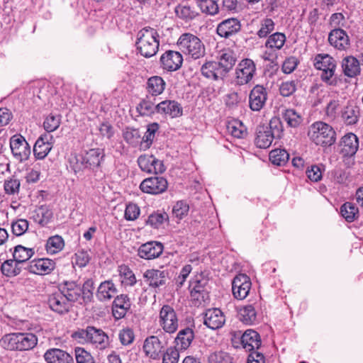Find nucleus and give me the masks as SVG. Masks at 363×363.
<instances>
[{"label":"nucleus","mask_w":363,"mask_h":363,"mask_svg":"<svg viewBox=\"0 0 363 363\" xmlns=\"http://www.w3.org/2000/svg\"><path fill=\"white\" fill-rule=\"evenodd\" d=\"M135 45L137 50L143 57L149 58L155 55L160 45L157 31L149 26L142 28L137 33Z\"/></svg>","instance_id":"nucleus-1"},{"label":"nucleus","mask_w":363,"mask_h":363,"mask_svg":"<svg viewBox=\"0 0 363 363\" xmlns=\"http://www.w3.org/2000/svg\"><path fill=\"white\" fill-rule=\"evenodd\" d=\"M38 344V337L33 333H9L0 340V345L7 350L26 351L34 348Z\"/></svg>","instance_id":"nucleus-2"},{"label":"nucleus","mask_w":363,"mask_h":363,"mask_svg":"<svg viewBox=\"0 0 363 363\" xmlns=\"http://www.w3.org/2000/svg\"><path fill=\"white\" fill-rule=\"evenodd\" d=\"M72 337L79 343L91 344L100 350L105 349L108 345V335L101 329L93 326L79 329L73 333Z\"/></svg>","instance_id":"nucleus-3"},{"label":"nucleus","mask_w":363,"mask_h":363,"mask_svg":"<svg viewBox=\"0 0 363 363\" xmlns=\"http://www.w3.org/2000/svg\"><path fill=\"white\" fill-rule=\"evenodd\" d=\"M316 69L321 71L320 77L326 84L336 86L337 84L335 72L337 68L336 60L328 54H318L313 60Z\"/></svg>","instance_id":"nucleus-4"},{"label":"nucleus","mask_w":363,"mask_h":363,"mask_svg":"<svg viewBox=\"0 0 363 363\" xmlns=\"http://www.w3.org/2000/svg\"><path fill=\"white\" fill-rule=\"evenodd\" d=\"M310 139L317 145L331 146L336 140V133L328 124L322 121L313 123L308 133Z\"/></svg>","instance_id":"nucleus-5"},{"label":"nucleus","mask_w":363,"mask_h":363,"mask_svg":"<svg viewBox=\"0 0 363 363\" xmlns=\"http://www.w3.org/2000/svg\"><path fill=\"white\" fill-rule=\"evenodd\" d=\"M177 45L182 52L194 60L200 59L206 54L204 44L197 36L191 33L182 34L177 41Z\"/></svg>","instance_id":"nucleus-6"},{"label":"nucleus","mask_w":363,"mask_h":363,"mask_svg":"<svg viewBox=\"0 0 363 363\" xmlns=\"http://www.w3.org/2000/svg\"><path fill=\"white\" fill-rule=\"evenodd\" d=\"M158 323L167 333L173 334L177 330L179 319L173 307L168 304L162 306L159 312Z\"/></svg>","instance_id":"nucleus-7"},{"label":"nucleus","mask_w":363,"mask_h":363,"mask_svg":"<svg viewBox=\"0 0 363 363\" xmlns=\"http://www.w3.org/2000/svg\"><path fill=\"white\" fill-rule=\"evenodd\" d=\"M9 145L11 153L17 161L23 162L28 160L30 147L23 136L20 134L13 135Z\"/></svg>","instance_id":"nucleus-8"},{"label":"nucleus","mask_w":363,"mask_h":363,"mask_svg":"<svg viewBox=\"0 0 363 363\" xmlns=\"http://www.w3.org/2000/svg\"><path fill=\"white\" fill-rule=\"evenodd\" d=\"M256 72L255 62L250 59H244L238 65L235 69V82L238 85L248 84Z\"/></svg>","instance_id":"nucleus-9"},{"label":"nucleus","mask_w":363,"mask_h":363,"mask_svg":"<svg viewBox=\"0 0 363 363\" xmlns=\"http://www.w3.org/2000/svg\"><path fill=\"white\" fill-rule=\"evenodd\" d=\"M48 304L53 312L60 315H65L69 313L72 308L71 303L58 290L48 296Z\"/></svg>","instance_id":"nucleus-10"},{"label":"nucleus","mask_w":363,"mask_h":363,"mask_svg":"<svg viewBox=\"0 0 363 363\" xmlns=\"http://www.w3.org/2000/svg\"><path fill=\"white\" fill-rule=\"evenodd\" d=\"M167 186V181L164 177H152L144 179L140 185V189L147 194H158L165 191Z\"/></svg>","instance_id":"nucleus-11"},{"label":"nucleus","mask_w":363,"mask_h":363,"mask_svg":"<svg viewBox=\"0 0 363 363\" xmlns=\"http://www.w3.org/2000/svg\"><path fill=\"white\" fill-rule=\"evenodd\" d=\"M251 281L245 274H239L233 280L232 291L234 297L242 300L247 297L251 289Z\"/></svg>","instance_id":"nucleus-12"},{"label":"nucleus","mask_w":363,"mask_h":363,"mask_svg":"<svg viewBox=\"0 0 363 363\" xmlns=\"http://www.w3.org/2000/svg\"><path fill=\"white\" fill-rule=\"evenodd\" d=\"M241 30V23L237 18H229L221 21L216 28L217 34L221 38H229Z\"/></svg>","instance_id":"nucleus-13"},{"label":"nucleus","mask_w":363,"mask_h":363,"mask_svg":"<svg viewBox=\"0 0 363 363\" xmlns=\"http://www.w3.org/2000/svg\"><path fill=\"white\" fill-rule=\"evenodd\" d=\"M183 62V57L180 52L167 50L160 57L162 67L169 72L179 69Z\"/></svg>","instance_id":"nucleus-14"},{"label":"nucleus","mask_w":363,"mask_h":363,"mask_svg":"<svg viewBox=\"0 0 363 363\" xmlns=\"http://www.w3.org/2000/svg\"><path fill=\"white\" fill-rule=\"evenodd\" d=\"M55 268V262L50 259H34L29 262L26 269L30 273L45 275L51 273Z\"/></svg>","instance_id":"nucleus-15"},{"label":"nucleus","mask_w":363,"mask_h":363,"mask_svg":"<svg viewBox=\"0 0 363 363\" xmlns=\"http://www.w3.org/2000/svg\"><path fill=\"white\" fill-rule=\"evenodd\" d=\"M267 99V92L266 89L263 86L256 85L250 93V108L253 111H260L264 107Z\"/></svg>","instance_id":"nucleus-16"},{"label":"nucleus","mask_w":363,"mask_h":363,"mask_svg":"<svg viewBox=\"0 0 363 363\" xmlns=\"http://www.w3.org/2000/svg\"><path fill=\"white\" fill-rule=\"evenodd\" d=\"M164 345L157 336L147 337L143 344V350L146 356L152 359H159L164 351Z\"/></svg>","instance_id":"nucleus-17"},{"label":"nucleus","mask_w":363,"mask_h":363,"mask_svg":"<svg viewBox=\"0 0 363 363\" xmlns=\"http://www.w3.org/2000/svg\"><path fill=\"white\" fill-rule=\"evenodd\" d=\"M164 246L160 242L151 241L141 245L138 250V255L145 259L158 257L163 252Z\"/></svg>","instance_id":"nucleus-18"},{"label":"nucleus","mask_w":363,"mask_h":363,"mask_svg":"<svg viewBox=\"0 0 363 363\" xmlns=\"http://www.w3.org/2000/svg\"><path fill=\"white\" fill-rule=\"evenodd\" d=\"M340 152L344 157H353L359 148V140L357 136L350 133L345 135L340 141Z\"/></svg>","instance_id":"nucleus-19"},{"label":"nucleus","mask_w":363,"mask_h":363,"mask_svg":"<svg viewBox=\"0 0 363 363\" xmlns=\"http://www.w3.org/2000/svg\"><path fill=\"white\" fill-rule=\"evenodd\" d=\"M225 322V316L218 308H209L204 313L203 323L212 330L222 328Z\"/></svg>","instance_id":"nucleus-20"},{"label":"nucleus","mask_w":363,"mask_h":363,"mask_svg":"<svg viewBox=\"0 0 363 363\" xmlns=\"http://www.w3.org/2000/svg\"><path fill=\"white\" fill-rule=\"evenodd\" d=\"M57 290L64 295L72 306L82 295L81 286L75 281H64L59 284Z\"/></svg>","instance_id":"nucleus-21"},{"label":"nucleus","mask_w":363,"mask_h":363,"mask_svg":"<svg viewBox=\"0 0 363 363\" xmlns=\"http://www.w3.org/2000/svg\"><path fill=\"white\" fill-rule=\"evenodd\" d=\"M330 44L339 50H345L350 47V39L346 32L340 28L333 29L328 35Z\"/></svg>","instance_id":"nucleus-22"},{"label":"nucleus","mask_w":363,"mask_h":363,"mask_svg":"<svg viewBox=\"0 0 363 363\" xmlns=\"http://www.w3.org/2000/svg\"><path fill=\"white\" fill-rule=\"evenodd\" d=\"M201 74L207 79H223L227 74L217 61H209L201 66Z\"/></svg>","instance_id":"nucleus-23"},{"label":"nucleus","mask_w":363,"mask_h":363,"mask_svg":"<svg viewBox=\"0 0 363 363\" xmlns=\"http://www.w3.org/2000/svg\"><path fill=\"white\" fill-rule=\"evenodd\" d=\"M143 277L145 282L152 288H157L165 284L168 277V272L166 270L148 269Z\"/></svg>","instance_id":"nucleus-24"},{"label":"nucleus","mask_w":363,"mask_h":363,"mask_svg":"<svg viewBox=\"0 0 363 363\" xmlns=\"http://www.w3.org/2000/svg\"><path fill=\"white\" fill-rule=\"evenodd\" d=\"M43 357L47 363H74L73 357L69 353L58 348L48 350Z\"/></svg>","instance_id":"nucleus-25"},{"label":"nucleus","mask_w":363,"mask_h":363,"mask_svg":"<svg viewBox=\"0 0 363 363\" xmlns=\"http://www.w3.org/2000/svg\"><path fill=\"white\" fill-rule=\"evenodd\" d=\"M242 347L248 352H253L261 346V338L258 333L247 330L240 337Z\"/></svg>","instance_id":"nucleus-26"},{"label":"nucleus","mask_w":363,"mask_h":363,"mask_svg":"<svg viewBox=\"0 0 363 363\" xmlns=\"http://www.w3.org/2000/svg\"><path fill=\"white\" fill-rule=\"evenodd\" d=\"M130 308V301L127 295L117 296L112 305V314L118 320L123 318Z\"/></svg>","instance_id":"nucleus-27"},{"label":"nucleus","mask_w":363,"mask_h":363,"mask_svg":"<svg viewBox=\"0 0 363 363\" xmlns=\"http://www.w3.org/2000/svg\"><path fill=\"white\" fill-rule=\"evenodd\" d=\"M157 113L177 118L182 115V108L175 101L165 100L157 105Z\"/></svg>","instance_id":"nucleus-28"},{"label":"nucleus","mask_w":363,"mask_h":363,"mask_svg":"<svg viewBox=\"0 0 363 363\" xmlns=\"http://www.w3.org/2000/svg\"><path fill=\"white\" fill-rule=\"evenodd\" d=\"M268 126L259 125L257 128L256 138L255 140V145L259 148L266 149L269 147L274 138L273 133H271Z\"/></svg>","instance_id":"nucleus-29"},{"label":"nucleus","mask_w":363,"mask_h":363,"mask_svg":"<svg viewBox=\"0 0 363 363\" xmlns=\"http://www.w3.org/2000/svg\"><path fill=\"white\" fill-rule=\"evenodd\" d=\"M342 68L344 74L348 77H355L361 72L359 60L353 56H347L342 61Z\"/></svg>","instance_id":"nucleus-30"},{"label":"nucleus","mask_w":363,"mask_h":363,"mask_svg":"<svg viewBox=\"0 0 363 363\" xmlns=\"http://www.w3.org/2000/svg\"><path fill=\"white\" fill-rule=\"evenodd\" d=\"M84 155L85 163L88 169H94L100 166L105 156L104 150L101 148H93L85 152Z\"/></svg>","instance_id":"nucleus-31"},{"label":"nucleus","mask_w":363,"mask_h":363,"mask_svg":"<svg viewBox=\"0 0 363 363\" xmlns=\"http://www.w3.org/2000/svg\"><path fill=\"white\" fill-rule=\"evenodd\" d=\"M117 293V289L112 281L101 282L98 287L96 297L101 301L111 300Z\"/></svg>","instance_id":"nucleus-32"},{"label":"nucleus","mask_w":363,"mask_h":363,"mask_svg":"<svg viewBox=\"0 0 363 363\" xmlns=\"http://www.w3.org/2000/svg\"><path fill=\"white\" fill-rule=\"evenodd\" d=\"M194 339V332L191 328H186L179 331L174 342L181 350H186Z\"/></svg>","instance_id":"nucleus-33"},{"label":"nucleus","mask_w":363,"mask_h":363,"mask_svg":"<svg viewBox=\"0 0 363 363\" xmlns=\"http://www.w3.org/2000/svg\"><path fill=\"white\" fill-rule=\"evenodd\" d=\"M52 147L51 143L47 140V135L39 138L33 147V153L38 160L44 159L50 152Z\"/></svg>","instance_id":"nucleus-34"},{"label":"nucleus","mask_w":363,"mask_h":363,"mask_svg":"<svg viewBox=\"0 0 363 363\" xmlns=\"http://www.w3.org/2000/svg\"><path fill=\"white\" fill-rule=\"evenodd\" d=\"M359 116V108L354 105H347L341 112L342 120L348 125L356 124Z\"/></svg>","instance_id":"nucleus-35"},{"label":"nucleus","mask_w":363,"mask_h":363,"mask_svg":"<svg viewBox=\"0 0 363 363\" xmlns=\"http://www.w3.org/2000/svg\"><path fill=\"white\" fill-rule=\"evenodd\" d=\"M52 217V211L45 206L37 208L32 212L31 218L41 226L46 225Z\"/></svg>","instance_id":"nucleus-36"},{"label":"nucleus","mask_w":363,"mask_h":363,"mask_svg":"<svg viewBox=\"0 0 363 363\" xmlns=\"http://www.w3.org/2000/svg\"><path fill=\"white\" fill-rule=\"evenodd\" d=\"M166 83L160 76L150 77L147 82V91L152 96L160 95L164 90Z\"/></svg>","instance_id":"nucleus-37"},{"label":"nucleus","mask_w":363,"mask_h":363,"mask_svg":"<svg viewBox=\"0 0 363 363\" xmlns=\"http://www.w3.org/2000/svg\"><path fill=\"white\" fill-rule=\"evenodd\" d=\"M240 320L246 325L254 324L257 321V311L252 305H247L240 309Z\"/></svg>","instance_id":"nucleus-38"},{"label":"nucleus","mask_w":363,"mask_h":363,"mask_svg":"<svg viewBox=\"0 0 363 363\" xmlns=\"http://www.w3.org/2000/svg\"><path fill=\"white\" fill-rule=\"evenodd\" d=\"M282 118L291 128L298 127L303 121L301 114L293 108L285 109L282 112Z\"/></svg>","instance_id":"nucleus-39"},{"label":"nucleus","mask_w":363,"mask_h":363,"mask_svg":"<svg viewBox=\"0 0 363 363\" xmlns=\"http://www.w3.org/2000/svg\"><path fill=\"white\" fill-rule=\"evenodd\" d=\"M168 220L169 216L166 212L157 211L148 216L146 223L154 228H160L165 222H168Z\"/></svg>","instance_id":"nucleus-40"},{"label":"nucleus","mask_w":363,"mask_h":363,"mask_svg":"<svg viewBox=\"0 0 363 363\" xmlns=\"http://www.w3.org/2000/svg\"><path fill=\"white\" fill-rule=\"evenodd\" d=\"M34 255V250L18 245L15 247L13 253V259L20 263L26 262Z\"/></svg>","instance_id":"nucleus-41"},{"label":"nucleus","mask_w":363,"mask_h":363,"mask_svg":"<svg viewBox=\"0 0 363 363\" xmlns=\"http://www.w3.org/2000/svg\"><path fill=\"white\" fill-rule=\"evenodd\" d=\"M217 62H219L220 67L227 74L234 66L235 58L232 51L229 50H223Z\"/></svg>","instance_id":"nucleus-42"},{"label":"nucleus","mask_w":363,"mask_h":363,"mask_svg":"<svg viewBox=\"0 0 363 363\" xmlns=\"http://www.w3.org/2000/svg\"><path fill=\"white\" fill-rule=\"evenodd\" d=\"M18 264L14 259L6 260L1 264V271L6 277H16L21 272V268L18 267Z\"/></svg>","instance_id":"nucleus-43"},{"label":"nucleus","mask_w":363,"mask_h":363,"mask_svg":"<svg viewBox=\"0 0 363 363\" xmlns=\"http://www.w3.org/2000/svg\"><path fill=\"white\" fill-rule=\"evenodd\" d=\"M65 246L63 238L60 235H54L48 238L46 242V250L50 254H56L60 252Z\"/></svg>","instance_id":"nucleus-44"},{"label":"nucleus","mask_w":363,"mask_h":363,"mask_svg":"<svg viewBox=\"0 0 363 363\" xmlns=\"http://www.w3.org/2000/svg\"><path fill=\"white\" fill-rule=\"evenodd\" d=\"M84 162L85 159L83 154H71L69 158V167L75 174L87 169V164Z\"/></svg>","instance_id":"nucleus-45"},{"label":"nucleus","mask_w":363,"mask_h":363,"mask_svg":"<svg viewBox=\"0 0 363 363\" xmlns=\"http://www.w3.org/2000/svg\"><path fill=\"white\" fill-rule=\"evenodd\" d=\"M289 159V154L284 149H275L270 152L269 160L272 164L282 166Z\"/></svg>","instance_id":"nucleus-46"},{"label":"nucleus","mask_w":363,"mask_h":363,"mask_svg":"<svg viewBox=\"0 0 363 363\" xmlns=\"http://www.w3.org/2000/svg\"><path fill=\"white\" fill-rule=\"evenodd\" d=\"M118 272L122 279V284L128 286H133L136 283V278L134 273L127 265H120Z\"/></svg>","instance_id":"nucleus-47"},{"label":"nucleus","mask_w":363,"mask_h":363,"mask_svg":"<svg viewBox=\"0 0 363 363\" xmlns=\"http://www.w3.org/2000/svg\"><path fill=\"white\" fill-rule=\"evenodd\" d=\"M358 208L351 202L345 203L340 208V213L347 222H352L358 215Z\"/></svg>","instance_id":"nucleus-48"},{"label":"nucleus","mask_w":363,"mask_h":363,"mask_svg":"<svg viewBox=\"0 0 363 363\" xmlns=\"http://www.w3.org/2000/svg\"><path fill=\"white\" fill-rule=\"evenodd\" d=\"M286 36L284 33H275L269 37L265 45L267 48L279 50L284 46Z\"/></svg>","instance_id":"nucleus-49"},{"label":"nucleus","mask_w":363,"mask_h":363,"mask_svg":"<svg viewBox=\"0 0 363 363\" xmlns=\"http://www.w3.org/2000/svg\"><path fill=\"white\" fill-rule=\"evenodd\" d=\"M136 109L141 116H150L155 112L157 113V105L147 99H143L137 106Z\"/></svg>","instance_id":"nucleus-50"},{"label":"nucleus","mask_w":363,"mask_h":363,"mask_svg":"<svg viewBox=\"0 0 363 363\" xmlns=\"http://www.w3.org/2000/svg\"><path fill=\"white\" fill-rule=\"evenodd\" d=\"M230 134L237 138H243L247 135V129L240 121H235L228 125Z\"/></svg>","instance_id":"nucleus-51"},{"label":"nucleus","mask_w":363,"mask_h":363,"mask_svg":"<svg viewBox=\"0 0 363 363\" xmlns=\"http://www.w3.org/2000/svg\"><path fill=\"white\" fill-rule=\"evenodd\" d=\"M155 157L152 155H143L138 158V164L142 171L152 173V162Z\"/></svg>","instance_id":"nucleus-52"},{"label":"nucleus","mask_w":363,"mask_h":363,"mask_svg":"<svg viewBox=\"0 0 363 363\" xmlns=\"http://www.w3.org/2000/svg\"><path fill=\"white\" fill-rule=\"evenodd\" d=\"M189 211V204L184 201H179L173 206L172 214L179 220H182L187 216Z\"/></svg>","instance_id":"nucleus-53"},{"label":"nucleus","mask_w":363,"mask_h":363,"mask_svg":"<svg viewBox=\"0 0 363 363\" xmlns=\"http://www.w3.org/2000/svg\"><path fill=\"white\" fill-rule=\"evenodd\" d=\"M61 118L60 115L50 114L44 121L43 126L47 132H53L58 128L60 125Z\"/></svg>","instance_id":"nucleus-54"},{"label":"nucleus","mask_w":363,"mask_h":363,"mask_svg":"<svg viewBox=\"0 0 363 363\" xmlns=\"http://www.w3.org/2000/svg\"><path fill=\"white\" fill-rule=\"evenodd\" d=\"M209 363H233V358L225 352L218 351L211 353L208 357Z\"/></svg>","instance_id":"nucleus-55"},{"label":"nucleus","mask_w":363,"mask_h":363,"mask_svg":"<svg viewBox=\"0 0 363 363\" xmlns=\"http://www.w3.org/2000/svg\"><path fill=\"white\" fill-rule=\"evenodd\" d=\"M197 5L203 13L213 16L218 12V6L213 0H204Z\"/></svg>","instance_id":"nucleus-56"},{"label":"nucleus","mask_w":363,"mask_h":363,"mask_svg":"<svg viewBox=\"0 0 363 363\" xmlns=\"http://www.w3.org/2000/svg\"><path fill=\"white\" fill-rule=\"evenodd\" d=\"M124 140L131 145H136L140 142L139 130L134 128H127L123 130Z\"/></svg>","instance_id":"nucleus-57"},{"label":"nucleus","mask_w":363,"mask_h":363,"mask_svg":"<svg viewBox=\"0 0 363 363\" xmlns=\"http://www.w3.org/2000/svg\"><path fill=\"white\" fill-rule=\"evenodd\" d=\"M74 354L77 363H96L92 355L82 347H76Z\"/></svg>","instance_id":"nucleus-58"},{"label":"nucleus","mask_w":363,"mask_h":363,"mask_svg":"<svg viewBox=\"0 0 363 363\" xmlns=\"http://www.w3.org/2000/svg\"><path fill=\"white\" fill-rule=\"evenodd\" d=\"M158 129L159 124L157 123H153L148 125L147 131L143 138V142L145 143V147H149L152 144L155 138V133L157 132Z\"/></svg>","instance_id":"nucleus-59"},{"label":"nucleus","mask_w":363,"mask_h":363,"mask_svg":"<svg viewBox=\"0 0 363 363\" xmlns=\"http://www.w3.org/2000/svg\"><path fill=\"white\" fill-rule=\"evenodd\" d=\"M179 352L174 347H168L162 354V363H178Z\"/></svg>","instance_id":"nucleus-60"},{"label":"nucleus","mask_w":363,"mask_h":363,"mask_svg":"<svg viewBox=\"0 0 363 363\" xmlns=\"http://www.w3.org/2000/svg\"><path fill=\"white\" fill-rule=\"evenodd\" d=\"M177 16L184 20L192 19L195 17V12L187 5H179L175 9Z\"/></svg>","instance_id":"nucleus-61"},{"label":"nucleus","mask_w":363,"mask_h":363,"mask_svg":"<svg viewBox=\"0 0 363 363\" xmlns=\"http://www.w3.org/2000/svg\"><path fill=\"white\" fill-rule=\"evenodd\" d=\"M20 181L14 177H11L4 182V190L7 194H18L20 189Z\"/></svg>","instance_id":"nucleus-62"},{"label":"nucleus","mask_w":363,"mask_h":363,"mask_svg":"<svg viewBox=\"0 0 363 363\" xmlns=\"http://www.w3.org/2000/svg\"><path fill=\"white\" fill-rule=\"evenodd\" d=\"M28 228V221L26 219H18L12 223L11 229L14 235L17 236L24 234Z\"/></svg>","instance_id":"nucleus-63"},{"label":"nucleus","mask_w":363,"mask_h":363,"mask_svg":"<svg viewBox=\"0 0 363 363\" xmlns=\"http://www.w3.org/2000/svg\"><path fill=\"white\" fill-rule=\"evenodd\" d=\"M267 126L272 131L271 133H273L274 138H281L283 131V125L279 118L273 117Z\"/></svg>","instance_id":"nucleus-64"}]
</instances>
